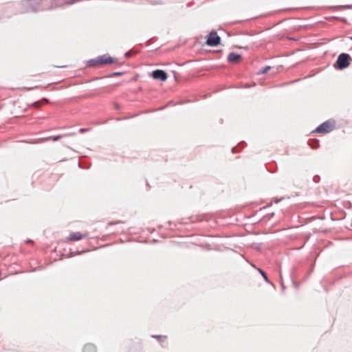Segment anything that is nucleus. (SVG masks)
<instances>
[{
  "label": "nucleus",
  "instance_id": "nucleus-1",
  "mask_svg": "<svg viewBox=\"0 0 352 352\" xmlns=\"http://www.w3.org/2000/svg\"><path fill=\"white\" fill-rule=\"evenodd\" d=\"M56 0H31L23 3L25 12H36L54 8V2Z\"/></svg>",
  "mask_w": 352,
  "mask_h": 352
},
{
  "label": "nucleus",
  "instance_id": "nucleus-2",
  "mask_svg": "<svg viewBox=\"0 0 352 352\" xmlns=\"http://www.w3.org/2000/svg\"><path fill=\"white\" fill-rule=\"evenodd\" d=\"M115 59L109 56L108 54H104L98 56L96 58L90 59L87 62V65L89 67H98L103 65H109L114 63Z\"/></svg>",
  "mask_w": 352,
  "mask_h": 352
},
{
  "label": "nucleus",
  "instance_id": "nucleus-3",
  "mask_svg": "<svg viewBox=\"0 0 352 352\" xmlns=\"http://www.w3.org/2000/svg\"><path fill=\"white\" fill-rule=\"evenodd\" d=\"M336 122L328 120L313 130L311 132H331L335 129Z\"/></svg>",
  "mask_w": 352,
  "mask_h": 352
},
{
  "label": "nucleus",
  "instance_id": "nucleus-4",
  "mask_svg": "<svg viewBox=\"0 0 352 352\" xmlns=\"http://www.w3.org/2000/svg\"><path fill=\"white\" fill-rule=\"evenodd\" d=\"M89 234L87 232L82 233L80 232H74L69 234V236L64 239V242L67 243H72L74 241H80L83 239L87 238Z\"/></svg>",
  "mask_w": 352,
  "mask_h": 352
},
{
  "label": "nucleus",
  "instance_id": "nucleus-5",
  "mask_svg": "<svg viewBox=\"0 0 352 352\" xmlns=\"http://www.w3.org/2000/svg\"><path fill=\"white\" fill-rule=\"evenodd\" d=\"M351 59V56L348 54H340L336 61L338 69H343L346 68L349 65V61Z\"/></svg>",
  "mask_w": 352,
  "mask_h": 352
},
{
  "label": "nucleus",
  "instance_id": "nucleus-6",
  "mask_svg": "<svg viewBox=\"0 0 352 352\" xmlns=\"http://www.w3.org/2000/svg\"><path fill=\"white\" fill-rule=\"evenodd\" d=\"M221 41L220 36L217 34V32L212 30L208 36L206 44L211 47L217 46Z\"/></svg>",
  "mask_w": 352,
  "mask_h": 352
},
{
  "label": "nucleus",
  "instance_id": "nucleus-7",
  "mask_svg": "<svg viewBox=\"0 0 352 352\" xmlns=\"http://www.w3.org/2000/svg\"><path fill=\"white\" fill-rule=\"evenodd\" d=\"M152 77L154 79L165 81L167 79L168 76L164 70L156 69L152 72Z\"/></svg>",
  "mask_w": 352,
  "mask_h": 352
},
{
  "label": "nucleus",
  "instance_id": "nucleus-8",
  "mask_svg": "<svg viewBox=\"0 0 352 352\" xmlns=\"http://www.w3.org/2000/svg\"><path fill=\"white\" fill-rule=\"evenodd\" d=\"M79 0H56L54 2V8L63 6L65 4H72Z\"/></svg>",
  "mask_w": 352,
  "mask_h": 352
},
{
  "label": "nucleus",
  "instance_id": "nucleus-9",
  "mask_svg": "<svg viewBox=\"0 0 352 352\" xmlns=\"http://www.w3.org/2000/svg\"><path fill=\"white\" fill-rule=\"evenodd\" d=\"M241 56L240 54H235L234 52L230 53L228 56V60L230 63H239V60H241Z\"/></svg>",
  "mask_w": 352,
  "mask_h": 352
},
{
  "label": "nucleus",
  "instance_id": "nucleus-10",
  "mask_svg": "<svg viewBox=\"0 0 352 352\" xmlns=\"http://www.w3.org/2000/svg\"><path fill=\"white\" fill-rule=\"evenodd\" d=\"M83 352H96V347L92 344H87L83 347Z\"/></svg>",
  "mask_w": 352,
  "mask_h": 352
},
{
  "label": "nucleus",
  "instance_id": "nucleus-11",
  "mask_svg": "<svg viewBox=\"0 0 352 352\" xmlns=\"http://www.w3.org/2000/svg\"><path fill=\"white\" fill-rule=\"evenodd\" d=\"M270 66H266L265 67H263L262 69H261L258 74H264L265 73H267L270 69Z\"/></svg>",
  "mask_w": 352,
  "mask_h": 352
},
{
  "label": "nucleus",
  "instance_id": "nucleus-12",
  "mask_svg": "<svg viewBox=\"0 0 352 352\" xmlns=\"http://www.w3.org/2000/svg\"><path fill=\"white\" fill-rule=\"evenodd\" d=\"M259 272L261 274L262 276L264 278V279L267 281V277L266 274L261 269L258 270Z\"/></svg>",
  "mask_w": 352,
  "mask_h": 352
},
{
  "label": "nucleus",
  "instance_id": "nucleus-13",
  "mask_svg": "<svg viewBox=\"0 0 352 352\" xmlns=\"http://www.w3.org/2000/svg\"><path fill=\"white\" fill-rule=\"evenodd\" d=\"M88 131V129H84V128H81L78 130V132H80V133H82V132H87Z\"/></svg>",
  "mask_w": 352,
  "mask_h": 352
},
{
  "label": "nucleus",
  "instance_id": "nucleus-14",
  "mask_svg": "<svg viewBox=\"0 0 352 352\" xmlns=\"http://www.w3.org/2000/svg\"><path fill=\"white\" fill-rule=\"evenodd\" d=\"M121 74H122L121 72H115L113 74V76H120Z\"/></svg>",
  "mask_w": 352,
  "mask_h": 352
},
{
  "label": "nucleus",
  "instance_id": "nucleus-15",
  "mask_svg": "<svg viewBox=\"0 0 352 352\" xmlns=\"http://www.w3.org/2000/svg\"><path fill=\"white\" fill-rule=\"evenodd\" d=\"M121 223V222L120 221H118V222H116V223L109 222L108 223V226H111V225L116 224V223Z\"/></svg>",
  "mask_w": 352,
  "mask_h": 352
},
{
  "label": "nucleus",
  "instance_id": "nucleus-16",
  "mask_svg": "<svg viewBox=\"0 0 352 352\" xmlns=\"http://www.w3.org/2000/svg\"><path fill=\"white\" fill-rule=\"evenodd\" d=\"M125 56H126V57H129V56H131V52H126Z\"/></svg>",
  "mask_w": 352,
  "mask_h": 352
},
{
  "label": "nucleus",
  "instance_id": "nucleus-17",
  "mask_svg": "<svg viewBox=\"0 0 352 352\" xmlns=\"http://www.w3.org/2000/svg\"><path fill=\"white\" fill-rule=\"evenodd\" d=\"M155 338H157V339H160L162 338V336H154Z\"/></svg>",
  "mask_w": 352,
  "mask_h": 352
},
{
  "label": "nucleus",
  "instance_id": "nucleus-18",
  "mask_svg": "<svg viewBox=\"0 0 352 352\" xmlns=\"http://www.w3.org/2000/svg\"><path fill=\"white\" fill-rule=\"evenodd\" d=\"M346 8H352V6H346Z\"/></svg>",
  "mask_w": 352,
  "mask_h": 352
},
{
  "label": "nucleus",
  "instance_id": "nucleus-19",
  "mask_svg": "<svg viewBox=\"0 0 352 352\" xmlns=\"http://www.w3.org/2000/svg\"><path fill=\"white\" fill-rule=\"evenodd\" d=\"M154 3H155V4H157V3H159V2H157V1H155V2H154Z\"/></svg>",
  "mask_w": 352,
  "mask_h": 352
},
{
  "label": "nucleus",
  "instance_id": "nucleus-20",
  "mask_svg": "<svg viewBox=\"0 0 352 352\" xmlns=\"http://www.w3.org/2000/svg\"><path fill=\"white\" fill-rule=\"evenodd\" d=\"M38 103V102H35L34 104L37 105Z\"/></svg>",
  "mask_w": 352,
  "mask_h": 352
},
{
  "label": "nucleus",
  "instance_id": "nucleus-21",
  "mask_svg": "<svg viewBox=\"0 0 352 352\" xmlns=\"http://www.w3.org/2000/svg\"><path fill=\"white\" fill-rule=\"evenodd\" d=\"M350 40L352 41V36L349 37Z\"/></svg>",
  "mask_w": 352,
  "mask_h": 352
}]
</instances>
